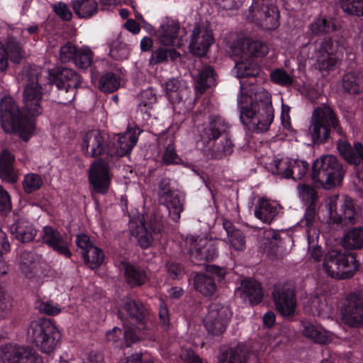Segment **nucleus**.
<instances>
[{
  "label": "nucleus",
  "instance_id": "6",
  "mask_svg": "<svg viewBox=\"0 0 363 363\" xmlns=\"http://www.w3.org/2000/svg\"><path fill=\"white\" fill-rule=\"evenodd\" d=\"M311 177L315 184L330 189L340 184L343 173L337 158L328 155L314 162Z\"/></svg>",
  "mask_w": 363,
  "mask_h": 363
},
{
  "label": "nucleus",
  "instance_id": "18",
  "mask_svg": "<svg viewBox=\"0 0 363 363\" xmlns=\"http://www.w3.org/2000/svg\"><path fill=\"white\" fill-rule=\"evenodd\" d=\"M112 178L109 166L104 160L91 164L89 171V182L94 192L105 194L108 192Z\"/></svg>",
  "mask_w": 363,
  "mask_h": 363
},
{
  "label": "nucleus",
  "instance_id": "61",
  "mask_svg": "<svg viewBox=\"0 0 363 363\" xmlns=\"http://www.w3.org/2000/svg\"><path fill=\"white\" fill-rule=\"evenodd\" d=\"M270 78L273 82L281 86H289L293 83L292 77L281 69H277L272 71Z\"/></svg>",
  "mask_w": 363,
  "mask_h": 363
},
{
  "label": "nucleus",
  "instance_id": "35",
  "mask_svg": "<svg viewBox=\"0 0 363 363\" xmlns=\"http://www.w3.org/2000/svg\"><path fill=\"white\" fill-rule=\"evenodd\" d=\"M234 144L230 137L225 135L218 140H215L206 151V157L210 159L220 160L231 155Z\"/></svg>",
  "mask_w": 363,
  "mask_h": 363
},
{
  "label": "nucleus",
  "instance_id": "10",
  "mask_svg": "<svg viewBox=\"0 0 363 363\" xmlns=\"http://www.w3.org/2000/svg\"><path fill=\"white\" fill-rule=\"evenodd\" d=\"M331 128H338L337 121L333 110L325 105L316 108L313 113L309 126V134L313 142H325L329 138Z\"/></svg>",
  "mask_w": 363,
  "mask_h": 363
},
{
  "label": "nucleus",
  "instance_id": "58",
  "mask_svg": "<svg viewBox=\"0 0 363 363\" xmlns=\"http://www.w3.org/2000/svg\"><path fill=\"white\" fill-rule=\"evenodd\" d=\"M291 164L289 178L294 180L302 179L308 172L309 164L303 160H293Z\"/></svg>",
  "mask_w": 363,
  "mask_h": 363
},
{
  "label": "nucleus",
  "instance_id": "33",
  "mask_svg": "<svg viewBox=\"0 0 363 363\" xmlns=\"http://www.w3.org/2000/svg\"><path fill=\"white\" fill-rule=\"evenodd\" d=\"M241 298L252 305L261 302L263 296L261 284L255 280L246 279L241 282L239 289Z\"/></svg>",
  "mask_w": 363,
  "mask_h": 363
},
{
  "label": "nucleus",
  "instance_id": "21",
  "mask_svg": "<svg viewBox=\"0 0 363 363\" xmlns=\"http://www.w3.org/2000/svg\"><path fill=\"white\" fill-rule=\"evenodd\" d=\"M300 198L305 201L309 202V205L306 208L301 223L307 228V235L308 231L313 228H316L314 225L316 220V208L317 205L315 201L317 199V194L315 190L306 184H302L298 188Z\"/></svg>",
  "mask_w": 363,
  "mask_h": 363
},
{
  "label": "nucleus",
  "instance_id": "4",
  "mask_svg": "<svg viewBox=\"0 0 363 363\" xmlns=\"http://www.w3.org/2000/svg\"><path fill=\"white\" fill-rule=\"evenodd\" d=\"M121 315H125L124 322V338L127 346L136 342L147 335L150 324L147 322L146 312L143 306H139L133 300L126 298L123 300L119 309Z\"/></svg>",
  "mask_w": 363,
  "mask_h": 363
},
{
  "label": "nucleus",
  "instance_id": "3",
  "mask_svg": "<svg viewBox=\"0 0 363 363\" xmlns=\"http://www.w3.org/2000/svg\"><path fill=\"white\" fill-rule=\"evenodd\" d=\"M0 122L3 130L28 141L34 135L35 125L33 120L23 117L13 99L4 96L0 101Z\"/></svg>",
  "mask_w": 363,
  "mask_h": 363
},
{
  "label": "nucleus",
  "instance_id": "63",
  "mask_svg": "<svg viewBox=\"0 0 363 363\" xmlns=\"http://www.w3.org/2000/svg\"><path fill=\"white\" fill-rule=\"evenodd\" d=\"M78 50L72 43H67L62 46L60 51V60L62 62H68L70 60L74 61L75 55Z\"/></svg>",
  "mask_w": 363,
  "mask_h": 363
},
{
  "label": "nucleus",
  "instance_id": "51",
  "mask_svg": "<svg viewBox=\"0 0 363 363\" xmlns=\"http://www.w3.org/2000/svg\"><path fill=\"white\" fill-rule=\"evenodd\" d=\"M307 239L308 253L309 257L315 261H319L323 255L321 248L318 245L319 230L317 228H313L309 230Z\"/></svg>",
  "mask_w": 363,
  "mask_h": 363
},
{
  "label": "nucleus",
  "instance_id": "57",
  "mask_svg": "<svg viewBox=\"0 0 363 363\" xmlns=\"http://www.w3.org/2000/svg\"><path fill=\"white\" fill-rule=\"evenodd\" d=\"M86 255L87 257L83 258L89 267L92 269L100 266L104 262V255L102 250L95 246L91 247L87 251Z\"/></svg>",
  "mask_w": 363,
  "mask_h": 363
},
{
  "label": "nucleus",
  "instance_id": "28",
  "mask_svg": "<svg viewBox=\"0 0 363 363\" xmlns=\"http://www.w3.org/2000/svg\"><path fill=\"white\" fill-rule=\"evenodd\" d=\"M104 136L99 130H91L82 135L81 146L86 155L97 157L105 152Z\"/></svg>",
  "mask_w": 363,
  "mask_h": 363
},
{
  "label": "nucleus",
  "instance_id": "19",
  "mask_svg": "<svg viewBox=\"0 0 363 363\" xmlns=\"http://www.w3.org/2000/svg\"><path fill=\"white\" fill-rule=\"evenodd\" d=\"M342 321L350 326L357 327L363 324V299L352 294L344 300L340 310Z\"/></svg>",
  "mask_w": 363,
  "mask_h": 363
},
{
  "label": "nucleus",
  "instance_id": "24",
  "mask_svg": "<svg viewBox=\"0 0 363 363\" xmlns=\"http://www.w3.org/2000/svg\"><path fill=\"white\" fill-rule=\"evenodd\" d=\"M213 42L214 38L211 29L204 26H196L191 34L190 51L195 55L203 56Z\"/></svg>",
  "mask_w": 363,
  "mask_h": 363
},
{
  "label": "nucleus",
  "instance_id": "1",
  "mask_svg": "<svg viewBox=\"0 0 363 363\" xmlns=\"http://www.w3.org/2000/svg\"><path fill=\"white\" fill-rule=\"evenodd\" d=\"M240 121L248 130L263 133L269 130L274 120L272 96L264 88L252 82H240L237 97Z\"/></svg>",
  "mask_w": 363,
  "mask_h": 363
},
{
  "label": "nucleus",
  "instance_id": "50",
  "mask_svg": "<svg viewBox=\"0 0 363 363\" xmlns=\"http://www.w3.org/2000/svg\"><path fill=\"white\" fill-rule=\"evenodd\" d=\"M179 53L174 49L160 47L152 52L149 62L151 65H157L164 62L169 59L174 60L179 57Z\"/></svg>",
  "mask_w": 363,
  "mask_h": 363
},
{
  "label": "nucleus",
  "instance_id": "53",
  "mask_svg": "<svg viewBox=\"0 0 363 363\" xmlns=\"http://www.w3.org/2000/svg\"><path fill=\"white\" fill-rule=\"evenodd\" d=\"M121 85V77L112 72L103 75L99 81V89L104 92H113Z\"/></svg>",
  "mask_w": 363,
  "mask_h": 363
},
{
  "label": "nucleus",
  "instance_id": "41",
  "mask_svg": "<svg viewBox=\"0 0 363 363\" xmlns=\"http://www.w3.org/2000/svg\"><path fill=\"white\" fill-rule=\"evenodd\" d=\"M138 220L139 224L137 223V220L131 219L130 221V233L134 236L139 245L143 248H147L150 247L152 242V236L150 233L147 232L143 218L138 217Z\"/></svg>",
  "mask_w": 363,
  "mask_h": 363
},
{
  "label": "nucleus",
  "instance_id": "5",
  "mask_svg": "<svg viewBox=\"0 0 363 363\" xmlns=\"http://www.w3.org/2000/svg\"><path fill=\"white\" fill-rule=\"evenodd\" d=\"M27 340L40 352L49 354L57 346L61 333L50 319L38 318L30 323L26 330Z\"/></svg>",
  "mask_w": 363,
  "mask_h": 363
},
{
  "label": "nucleus",
  "instance_id": "60",
  "mask_svg": "<svg viewBox=\"0 0 363 363\" xmlns=\"http://www.w3.org/2000/svg\"><path fill=\"white\" fill-rule=\"evenodd\" d=\"M138 100L139 108L143 111V108H151L157 102V98L155 91L152 89H147L140 92Z\"/></svg>",
  "mask_w": 363,
  "mask_h": 363
},
{
  "label": "nucleus",
  "instance_id": "62",
  "mask_svg": "<svg viewBox=\"0 0 363 363\" xmlns=\"http://www.w3.org/2000/svg\"><path fill=\"white\" fill-rule=\"evenodd\" d=\"M39 311L48 315H57L62 311V308L56 303L46 301L40 302L38 306Z\"/></svg>",
  "mask_w": 363,
  "mask_h": 363
},
{
  "label": "nucleus",
  "instance_id": "22",
  "mask_svg": "<svg viewBox=\"0 0 363 363\" xmlns=\"http://www.w3.org/2000/svg\"><path fill=\"white\" fill-rule=\"evenodd\" d=\"M140 132L139 128H128L123 134L118 135L117 143L108 147L107 155L111 157H123L128 154L136 145Z\"/></svg>",
  "mask_w": 363,
  "mask_h": 363
},
{
  "label": "nucleus",
  "instance_id": "55",
  "mask_svg": "<svg viewBox=\"0 0 363 363\" xmlns=\"http://www.w3.org/2000/svg\"><path fill=\"white\" fill-rule=\"evenodd\" d=\"M109 55L116 60H125L129 55V48L119 39H116L109 45Z\"/></svg>",
  "mask_w": 363,
  "mask_h": 363
},
{
  "label": "nucleus",
  "instance_id": "56",
  "mask_svg": "<svg viewBox=\"0 0 363 363\" xmlns=\"http://www.w3.org/2000/svg\"><path fill=\"white\" fill-rule=\"evenodd\" d=\"M94 54L89 47L82 46L79 48L74 57V64L81 69H86L93 62Z\"/></svg>",
  "mask_w": 363,
  "mask_h": 363
},
{
  "label": "nucleus",
  "instance_id": "38",
  "mask_svg": "<svg viewBox=\"0 0 363 363\" xmlns=\"http://www.w3.org/2000/svg\"><path fill=\"white\" fill-rule=\"evenodd\" d=\"M279 205L274 201L262 199L255 209V216L266 223H270L278 214Z\"/></svg>",
  "mask_w": 363,
  "mask_h": 363
},
{
  "label": "nucleus",
  "instance_id": "12",
  "mask_svg": "<svg viewBox=\"0 0 363 363\" xmlns=\"http://www.w3.org/2000/svg\"><path fill=\"white\" fill-rule=\"evenodd\" d=\"M50 81L56 84L58 89L64 91L67 96L65 104L74 100L76 89L81 84V77L73 69L67 67H56L50 70Z\"/></svg>",
  "mask_w": 363,
  "mask_h": 363
},
{
  "label": "nucleus",
  "instance_id": "59",
  "mask_svg": "<svg viewBox=\"0 0 363 363\" xmlns=\"http://www.w3.org/2000/svg\"><path fill=\"white\" fill-rule=\"evenodd\" d=\"M174 140L172 137L169 138L167 145L162 155V162L166 164H180L182 160L176 152L175 147L173 145Z\"/></svg>",
  "mask_w": 363,
  "mask_h": 363
},
{
  "label": "nucleus",
  "instance_id": "23",
  "mask_svg": "<svg viewBox=\"0 0 363 363\" xmlns=\"http://www.w3.org/2000/svg\"><path fill=\"white\" fill-rule=\"evenodd\" d=\"M273 298L277 310L282 316L294 314L296 302L293 289L277 286L273 292Z\"/></svg>",
  "mask_w": 363,
  "mask_h": 363
},
{
  "label": "nucleus",
  "instance_id": "8",
  "mask_svg": "<svg viewBox=\"0 0 363 363\" xmlns=\"http://www.w3.org/2000/svg\"><path fill=\"white\" fill-rule=\"evenodd\" d=\"M357 269L356 257L352 254L332 250L325 255L323 269L329 277L336 279L350 278Z\"/></svg>",
  "mask_w": 363,
  "mask_h": 363
},
{
  "label": "nucleus",
  "instance_id": "46",
  "mask_svg": "<svg viewBox=\"0 0 363 363\" xmlns=\"http://www.w3.org/2000/svg\"><path fill=\"white\" fill-rule=\"evenodd\" d=\"M123 266L126 281L130 286H140L147 280V276L145 271L136 269L133 265L127 263H123Z\"/></svg>",
  "mask_w": 363,
  "mask_h": 363
},
{
  "label": "nucleus",
  "instance_id": "49",
  "mask_svg": "<svg viewBox=\"0 0 363 363\" xmlns=\"http://www.w3.org/2000/svg\"><path fill=\"white\" fill-rule=\"evenodd\" d=\"M342 243L345 247L350 249L363 248V228L349 231L344 235Z\"/></svg>",
  "mask_w": 363,
  "mask_h": 363
},
{
  "label": "nucleus",
  "instance_id": "44",
  "mask_svg": "<svg viewBox=\"0 0 363 363\" xmlns=\"http://www.w3.org/2000/svg\"><path fill=\"white\" fill-rule=\"evenodd\" d=\"M229 128L230 125L225 118L220 116H213L210 118L209 127L206 131V135L210 140H216Z\"/></svg>",
  "mask_w": 363,
  "mask_h": 363
},
{
  "label": "nucleus",
  "instance_id": "7",
  "mask_svg": "<svg viewBox=\"0 0 363 363\" xmlns=\"http://www.w3.org/2000/svg\"><path fill=\"white\" fill-rule=\"evenodd\" d=\"M245 17L264 30H275L280 25L279 11L274 0H254Z\"/></svg>",
  "mask_w": 363,
  "mask_h": 363
},
{
  "label": "nucleus",
  "instance_id": "34",
  "mask_svg": "<svg viewBox=\"0 0 363 363\" xmlns=\"http://www.w3.org/2000/svg\"><path fill=\"white\" fill-rule=\"evenodd\" d=\"M167 96L172 104L181 102L186 99L189 95L190 89L184 81L172 79L165 83Z\"/></svg>",
  "mask_w": 363,
  "mask_h": 363
},
{
  "label": "nucleus",
  "instance_id": "39",
  "mask_svg": "<svg viewBox=\"0 0 363 363\" xmlns=\"http://www.w3.org/2000/svg\"><path fill=\"white\" fill-rule=\"evenodd\" d=\"M223 228L228 235L226 242L229 245L230 252L243 251L246 247L243 233L238 229H235L232 223L228 220L223 222Z\"/></svg>",
  "mask_w": 363,
  "mask_h": 363
},
{
  "label": "nucleus",
  "instance_id": "40",
  "mask_svg": "<svg viewBox=\"0 0 363 363\" xmlns=\"http://www.w3.org/2000/svg\"><path fill=\"white\" fill-rule=\"evenodd\" d=\"M10 230L13 236L21 242H30L36 235V230L32 223L25 220H21L13 223Z\"/></svg>",
  "mask_w": 363,
  "mask_h": 363
},
{
  "label": "nucleus",
  "instance_id": "54",
  "mask_svg": "<svg viewBox=\"0 0 363 363\" xmlns=\"http://www.w3.org/2000/svg\"><path fill=\"white\" fill-rule=\"evenodd\" d=\"M43 184V182L40 175L35 173H28L24 176L22 186L26 194H30L40 189Z\"/></svg>",
  "mask_w": 363,
  "mask_h": 363
},
{
  "label": "nucleus",
  "instance_id": "11",
  "mask_svg": "<svg viewBox=\"0 0 363 363\" xmlns=\"http://www.w3.org/2000/svg\"><path fill=\"white\" fill-rule=\"evenodd\" d=\"M192 259L199 261H212L218 256V240L206 235H190L186 238Z\"/></svg>",
  "mask_w": 363,
  "mask_h": 363
},
{
  "label": "nucleus",
  "instance_id": "29",
  "mask_svg": "<svg viewBox=\"0 0 363 363\" xmlns=\"http://www.w3.org/2000/svg\"><path fill=\"white\" fill-rule=\"evenodd\" d=\"M43 240L48 246L67 257L72 255L67 245L69 240L65 238L58 230L51 226H45L43 230Z\"/></svg>",
  "mask_w": 363,
  "mask_h": 363
},
{
  "label": "nucleus",
  "instance_id": "32",
  "mask_svg": "<svg viewBox=\"0 0 363 363\" xmlns=\"http://www.w3.org/2000/svg\"><path fill=\"white\" fill-rule=\"evenodd\" d=\"M337 150L344 159L350 164L358 165L363 162V145L360 143H354L353 147L342 139L337 143Z\"/></svg>",
  "mask_w": 363,
  "mask_h": 363
},
{
  "label": "nucleus",
  "instance_id": "64",
  "mask_svg": "<svg viewBox=\"0 0 363 363\" xmlns=\"http://www.w3.org/2000/svg\"><path fill=\"white\" fill-rule=\"evenodd\" d=\"M281 125L283 127V130L285 131L284 134L286 138H288L289 140H294L296 139V131L291 128V122H290V118L289 115L286 113L282 112L281 116Z\"/></svg>",
  "mask_w": 363,
  "mask_h": 363
},
{
  "label": "nucleus",
  "instance_id": "15",
  "mask_svg": "<svg viewBox=\"0 0 363 363\" xmlns=\"http://www.w3.org/2000/svg\"><path fill=\"white\" fill-rule=\"evenodd\" d=\"M1 357L6 363H43L42 357L35 350L16 344L2 346Z\"/></svg>",
  "mask_w": 363,
  "mask_h": 363
},
{
  "label": "nucleus",
  "instance_id": "13",
  "mask_svg": "<svg viewBox=\"0 0 363 363\" xmlns=\"http://www.w3.org/2000/svg\"><path fill=\"white\" fill-rule=\"evenodd\" d=\"M22 79L28 80L23 91V105L26 111L33 116L40 115L43 111L41 105L42 87L39 85L34 74H28V69H24L21 74Z\"/></svg>",
  "mask_w": 363,
  "mask_h": 363
},
{
  "label": "nucleus",
  "instance_id": "52",
  "mask_svg": "<svg viewBox=\"0 0 363 363\" xmlns=\"http://www.w3.org/2000/svg\"><path fill=\"white\" fill-rule=\"evenodd\" d=\"M216 84V77L213 69L209 67H204L199 73L196 88L202 93L207 87Z\"/></svg>",
  "mask_w": 363,
  "mask_h": 363
},
{
  "label": "nucleus",
  "instance_id": "43",
  "mask_svg": "<svg viewBox=\"0 0 363 363\" xmlns=\"http://www.w3.org/2000/svg\"><path fill=\"white\" fill-rule=\"evenodd\" d=\"M342 87L350 94H358L363 91V72H350L342 77Z\"/></svg>",
  "mask_w": 363,
  "mask_h": 363
},
{
  "label": "nucleus",
  "instance_id": "20",
  "mask_svg": "<svg viewBox=\"0 0 363 363\" xmlns=\"http://www.w3.org/2000/svg\"><path fill=\"white\" fill-rule=\"evenodd\" d=\"M304 310L313 316L323 318L330 317L333 307L328 293L321 289H317L308 302L304 303Z\"/></svg>",
  "mask_w": 363,
  "mask_h": 363
},
{
  "label": "nucleus",
  "instance_id": "27",
  "mask_svg": "<svg viewBox=\"0 0 363 363\" xmlns=\"http://www.w3.org/2000/svg\"><path fill=\"white\" fill-rule=\"evenodd\" d=\"M231 50L233 55H240L242 57L249 55L263 57L269 52V48L265 43L247 38L238 41Z\"/></svg>",
  "mask_w": 363,
  "mask_h": 363
},
{
  "label": "nucleus",
  "instance_id": "31",
  "mask_svg": "<svg viewBox=\"0 0 363 363\" xmlns=\"http://www.w3.org/2000/svg\"><path fill=\"white\" fill-rule=\"evenodd\" d=\"M210 268L214 270L213 274H210L208 270L206 273L197 274L194 278L196 289L203 296H211L217 289L216 281V278H219V276L216 273L218 269L214 266H211Z\"/></svg>",
  "mask_w": 363,
  "mask_h": 363
},
{
  "label": "nucleus",
  "instance_id": "37",
  "mask_svg": "<svg viewBox=\"0 0 363 363\" xmlns=\"http://www.w3.org/2000/svg\"><path fill=\"white\" fill-rule=\"evenodd\" d=\"M303 335L318 344H328L331 342L335 335L325 330L320 325H316L311 323H303Z\"/></svg>",
  "mask_w": 363,
  "mask_h": 363
},
{
  "label": "nucleus",
  "instance_id": "16",
  "mask_svg": "<svg viewBox=\"0 0 363 363\" xmlns=\"http://www.w3.org/2000/svg\"><path fill=\"white\" fill-rule=\"evenodd\" d=\"M339 201L337 195L329 197L325 201V208L328 213V221L333 223L347 224L353 223L355 218V210L352 200L349 197H345L341 201V214L336 213V206Z\"/></svg>",
  "mask_w": 363,
  "mask_h": 363
},
{
  "label": "nucleus",
  "instance_id": "26",
  "mask_svg": "<svg viewBox=\"0 0 363 363\" xmlns=\"http://www.w3.org/2000/svg\"><path fill=\"white\" fill-rule=\"evenodd\" d=\"M18 267L21 272L29 279L31 287L37 288L43 284V279L36 268L35 255L30 252H23L18 260Z\"/></svg>",
  "mask_w": 363,
  "mask_h": 363
},
{
  "label": "nucleus",
  "instance_id": "36",
  "mask_svg": "<svg viewBox=\"0 0 363 363\" xmlns=\"http://www.w3.org/2000/svg\"><path fill=\"white\" fill-rule=\"evenodd\" d=\"M14 155L7 150H3L0 154V177L11 184L18 180V175L13 169Z\"/></svg>",
  "mask_w": 363,
  "mask_h": 363
},
{
  "label": "nucleus",
  "instance_id": "25",
  "mask_svg": "<svg viewBox=\"0 0 363 363\" xmlns=\"http://www.w3.org/2000/svg\"><path fill=\"white\" fill-rule=\"evenodd\" d=\"M257 157L259 163L273 174L280 175L284 178H289L291 176L290 170L293 160L287 157L275 159L269 149L265 155Z\"/></svg>",
  "mask_w": 363,
  "mask_h": 363
},
{
  "label": "nucleus",
  "instance_id": "17",
  "mask_svg": "<svg viewBox=\"0 0 363 363\" xmlns=\"http://www.w3.org/2000/svg\"><path fill=\"white\" fill-rule=\"evenodd\" d=\"M169 185L167 179H162L159 183V201L167 208L172 220L177 221L183 211V200L181 195L170 190Z\"/></svg>",
  "mask_w": 363,
  "mask_h": 363
},
{
  "label": "nucleus",
  "instance_id": "30",
  "mask_svg": "<svg viewBox=\"0 0 363 363\" xmlns=\"http://www.w3.org/2000/svg\"><path fill=\"white\" fill-rule=\"evenodd\" d=\"M179 24L174 20H167L157 30L160 42L164 45L181 46L182 41L178 38Z\"/></svg>",
  "mask_w": 363,
  "mask_h": 363
},
{
  "label": "nucleus",
  "instance_id": "48",
  "mask_svg": "<svg viewBox=\"0 0 363 363\" xmlns=\"http://www.w3.org/2000/svg\"><path fill=\"white\" fill-rule=\"evenodd\" d=\"M97 3L95 0H76L73 3V9L80 18H89L97 11Z\"/></svg>",
  "mask_w": 363,
  "mask_h": 363
},
{
  "label": "nucleus",
  "instance_id": "45",
  "mask_svg": "<svg viewBox=\"0 0 363 363\" xmlns=\"http://www.w3.org/2000/svg\"><path fill=\"white\" fill-rule=\"evenodd\" d=\"M233 72L238 78L254 77L260 74L259 66L248 60L236 62Z\"/></svg>",
  "mask_w": 363,
  "mask_h": 363
},
{
  "label": "nucleus",
  "instance_id": "9",
  "mask_svg": "<svg viewBox=\"0 0 363 363\" xmlns=\"http://www.w3.org/2000/svg\"><path fill=\"white\" fill-rule=\"evenodd\" d=\"M38 30L37 25H32L26 29L16 28L13 30V36L8 39L6 45L0 42V72H4L7 69L8 58L13 63H19L25 57V51L16 41V38L18 37L25 41L28 38V35L34 34Z\"/></svg>",
  "mask_w": 363,
  "mask_h": 363
},
{
  "label": "nucleus",
  "instance_id": "47",
  "mask_svg": "<svg viewBox=\"0 0 363 363\" xmlns=\"http://www.w3.org/2000/svg\"><path fill=\"white\" fill-rule=\"evenodd\" d=\"M219 363H247L245 351L242 346L225 350L219 357Z\"/></svg>",
  "mask_w": 363,
  "mask_h": 363
},
{
  "label": "nucleus",
  "instance_id": "14",
  "mask_svg": "<svg viewBox=\"0 0 363 363\" xmlns=\"http://www.w3.org/2000/svg\"><path fill=\"white\" fill-rule=\"evenodd\" d=\"M231 316L232 312L228 305L213 302L208 306L203 324L209 333L220 334L225 331Z\"/></svg>",
  "mask_w": 363,
  "mask_h": 363
},
{
  "label": "nucleus",
  "instance_id": "2",
  "mask_svg": "<svg viewBox=\"0 0 363 363\" xmlns=\"http://www.w3.org/2000/svg\"><path fill=\"white\" fill-rule=\"evenodd\" d=\"M342 51L339 41L325 38L301 47L298 58L301 63L314 60L315 68L323 76H327L335 69Z\"/></svg>",
  "mask_w": 363,
  "mask_h": 363
},
{
  "label": "nucleus",
  "instance_id": "42",
  "mask_svg": "<svg viewBox=\"0 0 363 363\" xmlns=\"http://www.w3.org/2000/svg\"><path fill=\"white\" fill-rule=\"evenodd\" d=\"M338 27L339 25L335 19L320 16L311 23L309 31L313 35L325 34L336 30Z\"/></svg>",
  "mask_w": 363,
  "mask_h": 363
}]
</instances>
